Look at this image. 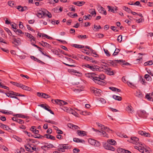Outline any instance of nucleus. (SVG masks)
Masks as SVG:
<instances>
[{
    "label": "nucleus",
    "mask_w": 153,
    "mask_h": 153,
    "mask_svg": "<svg viewBox=\"0 0 153 153\" xmlns=\"http://www.w3.org/2000/svg\"><path fill=\"white\" fill-rule=\"evenodd\" d=\"M89 77L96 83L100 85H102L104 82L101 81L104 80L105 78V75L103 74H101L98 76H95L94 74H91L89 76Z\"/></svg>",
    "instance_id": "nucleus-1"
},
{
    "label": "nucleus",
    "mask_w": 153,
    "mask_h": 153,
    "mask_svg": "<svg viewBox=\"0 0 153 153\" xmlns=\"http://www.w3.org/2000/svg\"><path fill=\"white\" fill-rule=\"evenodd\" d=\"M128 141L134 144H136L138 146H139V145H142L139 142V139L135 137H131L130 139L128 140Z\"/></svg>",
    "instance_id": "nucleus-2"
},
{
    "label": "nucleus",
    "mask_w": 153,
    "mask_h": 153,
    "mask_svg": "<svg viewBox=\"0 0 153 153\" xmlns=\"http://www.w3.org/2000/svg\"><path fill=\"white\" fill-rule=\"evenodd\" d=\"M138 115L140 117L142 118H146L148 115L146 111L144 110H140L137 111Z\"/></svg>",
    "instance_id": "nucleus-3"
},
{
    "label": "nucleus",
    "mask_w": 153,
    "mask_h": 153,
    "mask_svg": "<svg viewBox=\"0 0 153 153\" xmlns=\"http://www.w3.org/2000/svg\"><path fill=\"white\" fill-rule=\"evenodd\" d=\"M88 142L91 145L96 146H99L100 145V143L99 142L91 138L88 139Z\"/></svg>",
    "instance_id": "nucleus-4"
},
{
    "label": "nucleus",
    "mask_w": 153,
    "mask_h": 153,
    "mask_svg": "<svg viewBox=\"0 0 153 153\" xmlns=\"http://www.w3.org/2000/svg\"><path fill=\"white\" fill-rule=\"evenodd\" d=\"M91 90L96 96H99L102 92L100 90L94 88H91Z\"/></svg>",
    "instance_id": "nucleus-5"
},
{
    "label": "nucleus",
    "mask_w": 153,
    "mask_h": 153,
    "mask_svg": "<svg viewBox=\"0 0 153 153\" xmlns=\"http://www.w3.org/2000/svg\"><path fill=\"white\" fill-rule=\"evenodd\" d=\"M52 102H53V101H54L56 103L59 105H66L68 104L67 102L59 100H52Z\"/></svg>",
    "instance_id": "nucleus-6"
},
{
    "label": "nucleus",
    "mask_w": 153,
    "mask_h": 153,
    "mask_svg": "<svg viewBox=\"0 0 153 153\" xmlns=\"http://www.w3.org/2000/svg\"><path fill=\"white\" fill-rule=\"evenodd\" d=\"M104 147L105 149L109 150L114 151L115 150V148L108 143H106L105 144Z\"/></svg>",
    "instance_id": "nucleus-7"
},
{
    "label": "nucleus",
    "mask_w": 153,
    "mask_h": 153,
    "mask_svg": "<svg viewBox=\"0 0 153 153\" xmlns=\"http://www.w3.org/2000/svg\"><path fill=\"white\" fill-rule=\"evenodd\" d=\"M97 124V125L98 126L100 127L101 128V131H103V130H105V131H107L108 132H109V131H111L110 129H109L108 128L105 126L104 125H102L101 124H100L98 123Z\"/></svg>",
    "instance_id": "nucleus-8"
},
{
    "label": "nucleus",
    "mask_w": 153,
    "mask_h": 153,
    "mask_svg": "<svg viewBox=\"0 0 153 153\" xmlns=\"http://www.w3.org/2000/svg\"><path fill=\"white\" fill-rule=\"evenodd\" d=\"M105 73L110 75H114L113 71L110 68L108 67L105 72Z\"/></svg>",
    "instance_id": "nucleus-9"
},
{
    "label": "nucleus",
    "mask_w": 153,
    "mask_h": 153,
    "mask_svg": "<svg viewBox=\"0 0 153 153\" xmlns=\"http://www.w3.org/2000/svg\"><path fill=\"white\" fill-rule=\"evenodd\" d=\"M13 38L12 39L13 40V43L14 44L16 45H18L21 44V42L19 40L20 39L18 38V39H16L15 37V36L14 35L13 36Z\"/></svg>",
    "instance_id": "nucleus-10"
},
{
    "label": "nucleus",
    "mask_w": 153,
    "mask_h": 153,
    "mask_svg": "<svg viewBox=\"0 0 153 153\" xmlns=\"http://www.w3.org/2000/svg\"><path fill=\"white\" fill-rule=\"evenodd\" d=\"M36 15L39 18H42L45 15V12L42 10H39L38 11Z\"/></svg>",
    "instance_id": "nucleus-11"
},
{
    "label": "nucleus",
    "mask_w": 153,
    "mask_h": 153,
    "mask_svg": "<svg viewBox=\"0 0 153 153\" xmlns=\"http://www.w3.org/2000/svg\"><path fill=\"white\" fill-rule=\"evenodd\" d=\"M90 70L93 71H101V70L100 69V68L98 66L95 65L92 66V67Z\"/></svg>",
    "instance_id": "nucleus-12"
},
{
    "label": "nucleus",
    "mask_w": 153,
    "mask_h": 153,
    "mask_svg": "<svg viewBox=\"0 0 153 153\" xmlns=\"http://www.w3.org/2000/svg\"><path fill=\"white\" fill-rule=\"evenodd\" d=\"M126 110L128 113H132L134 111L133 107L131 105H128L126 108Z\"/></svg>",
    "instance_id": "nucleus-13"
},
{
    "label": "nucleus",
    "mask_w": 153,
    "mask_h": 153,
    "mask_svg": "<svg viewBox=\"0 0 153 153\" xmlns=\"http://www.w3.org/2000/svg\"><path fill=\"white\" fill-rule=\"evenodd\" d=\"M66 112L70 114H71L75 116H76L77 114V113L75 111L71 108H68Z\"/></svg>",
    "instance_id": "nucleus-14"
},
{
    "label": "nucleus",
    "mask_w": 153,
    "mask_h": 153,
    "mask_svg": "<svg viewBox=\"0 0 153 153\" xmlns=\"http://www.w3.org/2000/svg\"><path fill=\"white\" fill-rule=\"evenodd\" d=\"M98 10L99 12L102 14H103L105 15L107 14L106 12L105 9L101 6L98 7Z\"/></svg>",
    "instance_id": "nucleus-15"
},
{
    "label": "nucleus",
    "mask_w": 153,
    "mask_h": 153,
    "mask_svg": "<svg viewBox=\"0 0 153 153\" xmlns=\"http://www.w3.org/2000/svg\"><path fill=\"white\" fill-rule=\"evenodd\" d=\"M117 151L119 153H131L130 151L122 149H118Z\"/></svg>",
    "instance_id": "nucleus-16"
},
{
    "label": "nucleus",
    "mask_w": 153,
    "mask_h": 153,
    "mask_svg": "<svg viewBox=\"0 0 153 153\" xmlns=\"http://www.w3.org/2000/svg\"><path fill=\"white\" fill-rule=\"evenodd\" d=\"M85 132L83 131L77 130V134L79 136L83 137L86 135Z\"/></svg>",
    "instance_id": "nucleus-17"
},
{
    "label": "nucleus",
    "mask_w": 153,
    "mask_h": 153,
    "mask_svg": "<svg viewBox=\"0 0 153 153\" xmlns=\"http://www.w3.org/2000/svg\"><path fill=\"white\" fill-rule=\"evenodd\" d=\"M135 95L138 98H141L143 97V95L141 92L140 90L137 91L135 94Z\"/></svg>",
    "instance_id": "nucleus-18"
},
{
    "label": "nucleus",
    "mask_w": 153,
    "mask_h": 153,
    "mask_svg": "<svg viewBox=\"0 0 153 153\" xmlns=\"http://www.w3.org/2000/svg\"><path fill=\"white\" fill-rule=\"evenodd\" d=\"M85 2L84 1H77L76 2H74L73 4L75 5H77L78 6H81L82 5L84 4H85Z\"/></svg>",
    "instance_id": "nucleus-19"
},
{
    "label": "nucleus",
    "mask_w": 153,
    "mask_h": 153,
    "mask_svg": "<svg viewBox=\"0 0 153 153\" xmlns=\"http://www.w3.org/2000/svg\"><path fill=\"white\" fill-rule=\"evenodd\" d=\"M35 126H32L30 129V131H32L33 133L35 134H38L39 133V131L38 130H36V129H35Z\"/></svg>",
    "instance_id": "nucleus-20"
},
{
    "label": "nucleus",
    "mask_w": 153,
    "mask_h": 153,
    "mask_svg": "<svg viewBox=\"0 0 153 153\" xmlns=\"http://www.w3.org/2000/svg\"><path fill=\"white\" fill-rule=\"evenodd\" d=\"M20 88H22L23 89L26 91H30L31 90V88H30L23 85L22 84V85Z\"/></svg>",
    "instance_id": "nucleus-21"
},
{
    "label": "nucleus",
    "mask_w": 153,
    "mask_h": 153,
    "mask_svg": "<svg viewBox=\"0 0 153 153\" xmlns=\"http://www.w3.org/2000/svg\"><path fill=\"white\" fill-rule=\"evenodd\" d=\"M68 72L69 73H71V74L74 75L76 74V73L81 74L80 73H79V72H77L76 70L72 69L68 70Z\"/></svg>",
    "instance_id": "nucleus-22"
},
{
    "label": "nucleus",
    "mask_w": 153,
    "mask_h": 153,
    "mask_svg": "<svg viewBox=\"0 0 153 153\" xmlns=\"http://www.w3.org/2000/svg\"><path fill=\"white\" fill-rule=\"evenodd\" d=\"M41 42L42 43V46L43 47H46L48 48H51V45L47 42H45L43 41H41Z\"/></svg>",
    "instance_id": "nucleus-23"
},
{
    "label": "nucleus",
    "mask_w": 153,
    "mask_h": 153,
    "mask_svg": "<svg viewBox=\"0 0 153 153\" xmlns=\"http://www.w3.org/2000/svg\"><path fill=\"white\" fill-rule=\"evenodd\" d=\"M106 131H105V130H103V131H100V135H102V136L104 137H106L108 138V134L106 133L105 132Z\"/></svg>",
    "instance_id": "nucleus-24"
},
{
    "label": "nucleus",
    "mask_w": 153,
    "mask_h": 153,
    "mask_svg": "<svg viewBox=\"0 0 153 153\" xmlns=\"http://www.w3.org/2000/svg\"><path fill=\"white\" fill-rule=\"evenodd\" d=\"M0 127L3 128V129L7 130L10 129V128L8 126H7L6 125L3 124L1 123H0Z\"/></svg>",
    "instance_id": "nucleus-25"
},
{
    "label": "nucleus",
    "mask_w": 153,
    "mask_h": 153,
    "mask_svg": "<svg viewBox=\"0 0 153 153\" xmlns=\"http://www.w3.org/2000/svg\"><path fill=\"white\" fill-rule=\"evenodd\" d=\"M108 67L107 65H101L100 67H99V68H100V69L101 70V69H103L104 70L102 71H103L105 72L106 70L108 68Z\"/></svg>",
    "instance_id": "nucleus-26"
},
{
    "label": "nucleus",
    "mask_w": 153,
    "mask_h": 153,
    "mask_svg": "<svg viewBox=\"0 0 153 153\" xmlns=\"http://www.w3.org/2000/svg\"><path fill=\"white\" fill-rule=\"evenodd\" d=\"M89 13L91 14L92 16H95L96 14V12L94 9H92L89 10Z\"/></svg>",
    "instance_id": "nucleus-27"
},
{
    "label": "nucleus",
    "mask_w": 153,
    "mask_h": 153,
    "mask_svg": "<svg viewBox=\"0 0 153 153\" xmlns=\"http://www.w3.org/2000/svg\"><path fill=\"white\" fill-rule=\"evenodd\" d=\"M108 144L113 145H114L116 143L115 141L112 139L108 140Z\"/></svg>",
    "instance_id": "nucleus-28"
},
{
    "label": "nucleus",
    "mask_w": 153,
    "mask_h": 153,
    "mask_svg": "<svg viewBox=\"0 0 153 153\" xmlns=\"http://www.w3.org/2000/svg\"><path fill=\"white\" fill-rule=\"evenodd\" d=\"M45 136H46V138L48 139H50L51 140H55V137L50 134H45Z\"/></svg>",
    "instance_id": "nucleus-29"
},
{
    "label": "nucleus",
    "mask_w": 153,
    "mask_h": 153,
    "mask_svg": "<svg viewBox=\"0 0 153 153\" xmlns=\"http://www.w3.org/2000/svg\"><path fill=\"white\" fill-rule=\"evenodd\" d=\"M113 98L116 100L118 101H121L122 100V98L120 97H119L116 95H113Z\"/></svg>",
    "instance_id": "nucleus-30"
},
{
    "label": "nucleus",
    "mask_w": 153,
    "mask_h": 153,
    "mask_svg": "<svg viewBox=\"0 0 153 153\" xmlns=\"http://www.w3.org/2000/svg\"><path fill=\"white\" fill-rule=\"evenodd\" d=\"M10 83L12 84L13 85H15L18 87H20L21 86L22 84L21 83H18L16 82H11Z\"/></svg>",
    "instance_id": "nucleus-31"
},
{
    "label": "nucleus",
    "mask_w": 153,
    "mask_h": 153,
    "mask_svg": "<svg viewBox=\"0 0 153 153\" xmlns=\"http://www.w3.org/2000/svg\"><path fill=\"white\" fill-rule=\"evenodd\" d=\"M145 78L146 79L147 81H151L152 78L149 75L146 74L145 75Z\"/></svg>",
    "instance_id": "nucleus-32"
},
{
    "label": "nucleus",
    "mask_w": 153,
    "mask_h": 153,
    "mask_svg": "<svg viewBox=\"0 0 153 153\" xmlns=\"http://www.w3.org/2000/svg\"><path fill=\"white\" fill-rule=\"evenodd\" d=\"M68 15L72 18H74V16L77 17L78 16L76 13L73 14L72 12L68 13Z\"/></svg>",
    "instance_id": "nucleus-33"
},
{
    "label": "nucleus",
    "mask_w": 153,
    "mask_h": 153,
    "mask_svg": "<svg viewBox=\"0 0 153 153\" xmlns=\"http://www.w3.org/2000/svg\"><path fill=\"white\" fill-rule=\"evenodd\" d=\"M152 64H153V62L152 60H150L149 61L145 62L144 63V64L145 66L152 65Z\"/></svg>",
    "instance_id": "nucleus-34"
},
{
    "label": "nucleus",
    "mask_w": 153,
    "mask_h": 153,
    "mask_svg": "<svg viewBox=\"0 0 153 153\" xmlns=\"http://www.w3.org/2000/svg\"><path fill=\"white\" fill-rule=\"evenodd\" d=\"M73 140L75 142L77 143L79 142H84V140H81L79 138H74L73 139Z\"/></svg>",
    "instance_id": "nucleus-35"
},
{
    "label": "nucleus",
    "mask_w": 153,
    "mask_h": 153,
    "mask_svg": "<svg viewBox=\"0 0 153 153\" xmlns=\"http://www.w3.org/2000/svg\"><path fill=\"white\" fill-rule=\"evenodd\" d=\"M92 18V17L90 15H88L87 16L85 15L83 16V18L84 19V20H86L87 19L90 20Z\"/></svg>",
    "instance_id": "nucleus-36"
},
{
    "label": "nucleus",
    "mask_w": 153,
    "mask_h": 153,
    "mask_svg": "<svg viewBox=\"0 0 153 153\" xmlns=\"http://www.w3.org/2000/svg\"><path fill=\"white\" fill-rule=\"evenodd\" d=\"M45 122L46 123H51L52 124H54L55 125H56L57 124V123L56 122L54 121H53V120H45Z\"/></svg>",
    "instance_id": "nucleus-37"
},
{
    "label": "nucleus",
    "mask_w": 153,
    "mask_h": 153,
    "mask_svg": "<svg viewBox=\"0 0 153 153\" xmlns=\"http://www.w3.org/2000/svg\"><path fill=\"white\" fill-rule=\"evenodd\" d=\"M146 97L147 99L148 100L151 101H153V99H152L151 97H150L149 94H147L146 95Z\"/></svg>",
    "instance_id": "nucleus-38"
},
{
    "label": "nucleus",
    "mask_w": 153,
    "mask_h": 153,
    "mask_svg": "<svg viewBox=\"0 0 153 153\" xmlns=\"http://www.w3.org/2000/svg\"><path fill=\"white\" fill-rule=\"evenodd\" d=\"M123 9L128 13H130L131 11V10L129 8L126 6L123 7Z\"/></svg>",
    "instance_id": "nucleus-39"
},
{
    "label": "nucleus",
    "mask_w": 153,
    "mask_h": 153,
    "mask_svg": "<svg viewBox=\"0 0 153 153\" xmlns=\"http://www.w3.org/2000/svg\"><path fill=\"white\" fill-rule=\"evenodd\" d=\"M13 138L19 142H21L22 141V139L17 136H14Z\"/></svg>",
    "instance_id": "nucleus-40"
},
{
    "label": "nucleus",
    "mask_w": 153,
    "mask_h": 153,
    "mask_svg": "<svg viewBox=\"0 0 153 153\" xmlns=\"http://www.w3.org/2000/svg\"><path fill=\"white\" fill-rule=\"evenodd\" d=\"M103 50L107 56H110V53L108 51L107 49H105L104 48Z\"/></svg>",
    "instance_id": "nucleus-41"
},
{
    "label": "nucleus",
    "mask_w": 153,
    "mask_h": 153,
    "mask_svg": "<svg viewBox=\"0 0 153 153\" xmlns=\"http://www.w3.org/2000/svg\"><path fill=\"white\" fill-rule=\"evenodd\" d=\"M120 50L118 48H116L113 54V55L115 56L119 52Z\"/></svg>",
    "instance_id": "nucleus-42"
},
{
    "label": "nucleus",
    "mask_w": 153,
    "mask_h": 153,
    "mask_svg": "<svg viewBox=\"0 0 153 153\" xmlns=\"http://www.w3.org/2000/svg\"><path fill=\"white\" fill-rule=\"evenodd\" d=\"M1 81V79H0V81ZM0 87H1L2 88H4L5 89H7V90H9V89L8 87L4 85H2L1 83L0 82Z\"/></svg>",
    "instance_id": "nucleus-43"
},
{
    "label": "nucleus",
    "mask_w": 153,
    "mask_h": 153,
    "mask_svg": "<svg viewBox=\"0 0 153 153\" xmlns=\"http://www.w3.org/2000/svg\"><path fill=\"white\" fill-rule=\"evenodd\" d=\"M17 9L20 11H24V9L23 8V7L21 5H19L17 6Z\"/></svg>",
    "instance_id": "nucleus-44"
},
{
    "label": "nucleus",
    "mask_w": 153,
    "mask_h": 153,
    "mask_svg": "<svg viewBox=\"0 0 153 153\" xmlns=\"http://www.w3.org/2000/svg\"><path fill=\"white\" fill-rule=\"evenodd\" d=\"M42 97L46 99L49 98L50 97L49 95L44 93L42 94Z\"/></svg>",
    "instance_id": "nucleus-45"
},
{
    "label": "nucleus",
    "mask_w": 153,
    "mask_h": 153,
    "mask_svg": "<svg viewBox=\"0 0 153 153\" xmlns=\"http://www.w3.org/2000/svg\"><path fill=\"white\" fill-rule=\"evenodd\" d=\"M46 15L49 18H51L52 17V15L51 13L47 11L46 12H45V15Z\"/></svg>",
    "instance_id": "nucleus-46"
},
{
    "label": "nucleus",
    "mask_w": 153,
    "mask_h": 153,
    "mask_svg": "<svg viewBox=\"0 0 153 153\" xmlns=\"http://www.w3.org/2000/svg\"><path fill=\"white\" fill-rule=\"evenodd\" d=\"M42 37H46V38L48 39H52V38L50 37V36H48V35H47L46 34H45L44 33H42Z\"/></svg>",
    "instance_id": "nucleus-47"
},
{
    "label": "nucleus",
    "mask_w": 153,
    "mask_h": 153,
    "mask_svg": "<svg viewBox=\"0 0 153 153\" xmlns=\"http://www.w3.org/2000/svg\"><path fill=\"white\" fill-rule=\"evenodd\" d=\"M127 83L128 85L131 88H133V87H134V85L131 82L127 81Z\"/></svg>",
    "instance_id": "nucleus-48"
},
{
    "label": "nucleus",
    "mask_w": 153,
    "mask_h": 153,
    "mask_svg": "<svg viewBox=\"0 0 153 153\" xmlns=\"http://www.w3.org/2000/svg\"><path fill=\"white\" fill-rule=\"evenodd\" d=\"M107 8L108 9V10L109 11H110L113 13H115L114 9L113 8H112L110 6H108Z\"/></svg>",
    "instance_id": "nucleus-49"
},
{
    "label": "nucleus",
    "mask_w": 153,
    "mask_h": 153,
    "mask_svg": "<svg viewBox=\"0 0 153 153\" xmlns=\"http://www.w3.org/2000/svg\"><path fill=\"white\" fill-rule=\"evenodd\" d=\"M77 37L79 38H80L81 39H86L87 38L86 35H79Z\"/></svg>",
    "instance_id": "nucleus-50"
},
{
    "label": "nucleus",
    "mask_w": 153,
    "mask_h": 153,
    "mask_svg": "<svg viewBox=\"0 0 153 153\" xmlns=\"http://www.w3.org/2000/svg\"><path fill=\"white\" fill-rule=\"evenodd\" d=\"M8 4L10 6L13 7L14 5V4L13 1H8Z\"/></svg>",
    "instance_id": "nucleus-51"
},
{
    "label": "nucleus",
    "mask_w": 153,
    "mask_h": 153,
    "mask_svg": "<svg viewBox=\"0 0 153 153\" xmlns=\"http://www.w3.org/2000/svg\"><path fill=\"white\" fill-rule=\"evenodd\" d=\"M99 101H100L102 104H105L106 103V101L103 98H100L99 99Z\"/></svg>",
    "instance_id": "nucleus-52"
},
{
    "label": "nucleus",
    "mask_w": 153,
    "mask_h": 153,
    "mask_svg": "<svg viewBox=\"0 0 153 153\" xmlns=\"http://www.w3.org/2000/svg\"><path fill=\"white\" fill-rule=\"evenodd\" d=\"M17 115L18 116V117H21L22 118H28V117L27 116H26L23 115L22 114H18L16 115Z\"/></svg>",
    "instance_id": "nucleus-53"
},
{
    "label": "nucleus",
    "mask_w": 153,
    "mask_h": 153,
    "mask_svg": "<svg viewBox=\"0 0 153 153\" xmlns=\"http://www.w3.org/2000/svg\"><path fill=\"white\" fill-rule=\"evenodd\" d=\"M82 67L83 68H84L85 67L86 68H88L90 69L91 68L92 66H90V65H89L88 64H85V65H82Z\"/></svg>",
    "instance_id": "nucleus-54"
},
{
    "label": "nucleus",
    "mask_w": 153,
    "mask_h": 153,
    "mask_svg": "<svg viewBox=\"0 0 153 153\" xmlns=\"http://www.w3.org/2000/svg\"><path fill=\"white\" fill-rule=\"evenodd\" d=\"M143 136L146 137H150V134L148 133H146V132L144 131L143 133Z\"/></svg>",
    "instance_id": "nucleus-55"
},
{
    "label": "nucleus",
    "mask_w": 153,
    "mask_h": 153,
    "mask_svg": "<svg viewBox=\"0 0 153 153\" xmlns=\"http://www.w3.org/2000/svg\"><path fill=\"white\" fill-rule=\"evenodd\" d=\"M17 122L21 124H23L24 123V121L23 120L18 118L17 119Z\"/></svg>",
    "instance_id": "nucleus-56"
},
{
    "label": "nucleus",
    "mask_w": 153,
    "mask_h": 153,
    "mask_svg": "<svg viewBox=\"0 0 153 153\" xmlns=\"http://www.w3.org/2000/svg\"><path fill=\"white\" fill-rule=\"evenodd\" d=\"M23 131L25 134H27L29 137L33 136V135L30 132H29L26 131Z\"/></svg>",
    "instance_id": "nucleus-57"
},
{
    "label": "nucleus",
    "mask_w": 153,
    "mask_h": 153,
    "mask_svg": "<svg viewBox=\"0 0 153 153\" xmlns=\"http://www.w3.org/2000/svg\"><path fill=\"white\" fill-rule=\"evenodd\" d=\"M37 135H39V136L35 135V136H34L33 137L34 138H42L44 137L43 136L41 135L40 134H38Z\"/></svg>",
    "instance_id": "nucleus-58"
},
{
    "label": "nucleus",
    "mask_w": 153,
    "mask_h": 153,
    "mask_svg": "<svg viewBox=\"0 0 153 153\" xmlns=\"http://www.w3.org/2000/svg\"><path fill=\"white\" fill-rule=\"evenodd\" d=\"M122 36L121 35H120L118 37L117 40L118 42H120L122 41Z\"/></svg>",
    "instance_id": "nucleus-59"
},
{
    "label": "nucleus",
    "mask_w": 153,
    "mask_h": 153,
    "mask_svg": "<svg viewBox=\"0 0 153 153\" xmlns=\"http://www.w3.org/2000/svg\"><path fill=\"white\" fill-rule=\"evenodd\" d=\"M94 28L96 29V30L100 29H101V27L100 25H99L98 26L96 25H94Z\"/></svg>",
    "instance_id": "nucleus-60"
},
{
    "label": "nucleus",
    "mask_w": 153,
    "mask_h": 153,
    "mask_svg": "<svg viewBox=\"0 0 153 153\" xmlns=\"http://www.w3.org/2000/svg\"><path fill=\"white\" fill-rule=\"evenodd\" d=\"M11 93H10L9 92L5 93L6 95L8 97L12 98H13V96L12 94H10Z\"/></svg>",
    "instance_id": "nucleus-61"
},
{
    "label": "nucleus",
    "mask_w": 153,
    "mask_h": 153,
    "mask_svg": "<svg viewBox=\"0 0 153 153\" xmlns=\"http://www.w3.org/2000/svg\"><path fill=\"white\" fill-rule=\"evenodd\" d=\"M144 21V19L142 18H140V19L136 20V22L137 23H140V22H143Z\"/></svg>",
    "instance_id": "nucleus-62"
},
{
    "label": "nucleus",
    "mask_w": 153,
    "mask_h": 153,
    "mask_svg": "<svg viewBox=\"0 0 153 153\" xmlns=\"http://www.w3.org/2000/svg\"><path fill=\"white\" fill-rule=\"evenodd\" d=\"M79 150L77 148H75L73 150V152L74 153H78L79 152Z\"/></svg>",
    "instance_id": "nucleus-63"
},
{
    "label": "nucleus",
    "mask_w": 153,
    "mask_h": 153,
    "mask_svg": "<svg viewBox=\"0 0 153 153\" xmlns=\"http://www.w3.org/2000/svg\"><path fill=\"white\" fill-rule=\"evenodd\" d=\"M25 148L27 151L30 152H33V151H31L30 149V148L28 147H27L26 145L25 146Z\"/></svg>",
    "instance_id": "nucleus-64"
}]
</instances>
